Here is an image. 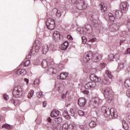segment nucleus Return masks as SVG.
<instances>
[{
	"instance_id": "nucleus-33",
	"label": "nucleus",
	"mask_w": 130,
	"mask_h": 130,
	"mask_svg": "<svg viewBox=\"0 0 130 130\" xmlns=\"http://www.w3.org/2000/svg\"><path fill=\"white\" fill-rule=\"evenodd\" d=\"M109 19H110V20L111 22H115V17H114V16H113L112 14L109 13Z\"/></svg>"
},
{
	"instance_id": "nucleus-45",
	"label": "nucleus",
	"mask_w": 130,
	"mask_h": 130,
	"mask_svg": "<svg viewBox=\"0 0 130 130\" xmlns=\"http://www.w3.org/2000/svg\"><path fill=\"white\" fill-rule=\"evenodd\" d=\"M34 85H39V79H36L34 81Z\"/></svg>"
},
{
	"instance_id": "nucleus-57",
	"label": "nucleus",
	"mask_w": 130,
	"mask_h": 130,
	"mask_svg": "<svg viewBox=\"0 0 130 130\" xmlns=\"http://www.w3.org/2000/svg\"><path fill=\"white\" fill-rule=\"evenodd\" d=\"M125 40H121L120 42V45H122V44H124Z\"/></svg>"
},
{
	"instance_id": "nucleus-61",
	"label": "nucleus",
	"mask_w": 130,
	"mask_h": 130,
	"mask_svg": "<svg viewBox=\"0 0 130 130\" xmlns=\"http://www.w3.org/2000/svg\"><path fill=\"white\" fill-rule=\"evenodd\" d=\"M90 41H91V42H95V41H96V39H95V38L92 39L90 40Z\"/></svg>"
},
{
	"instance_id": "nucleus-58",
	"label": "nucleus",
	"mask_w": 130,
	"mask_h": 130,
	"mask_svg": "<svg viewBox=\"0 0 130 130\" xmlns=\"http://www.w3.org/2000/svg\"><path fill=\"white\" fill-rule=\"evenodd\" d=\"M46 104H47L46 101L43 102V106L44 107H46Z\"/></svg>"
},
{
	"instance_id": "nucleus-3",
	"label": "nucleus",
	"mask_w": 130,
	"mask_h": 130,
	"mask_svg": "<svg viewBox=\"0 0 130 130\" xmlns=\"http://www.w3.org/2000/svg\"><path fill=\"white\" fill-rule=\"evenodd\" d=\"M24 90L21 86H15L13 91V95L15 98H19L23 95Z\"/></svg>"
},
{
	"instance_id": "nucleus-16",
	"label": "nucleus",
	"mask_w": 130,
	"mask_h": 130,
	"mask_svg": "<svg viewBox=\"0 0 130 130\" xmlns=\"http://www.w3.org/2000/svg\"><path fill=\"white\" fill-rule=\"evenodd\" d=\"M68 77H69V73L68 72H63L60 74V80H66Z\"/></svg>"
},
{
	"instance_id": "nucleus-40",
	"label": "nucleus",
	"mask_w": 130,
	"mask_h": 130,
	"mask_svg": "<svg viewBox=\"0 0 130 130\" xmlns=\"http://www.w3.org/2000/svg\"><path fill=\"white\" fill-rule=\"evenodd\" d=\"M37 96H38V98H42L43 97L44 95L42 92H37Z\"/></svg>"
},
{
	"instance_id": "nucleus-25",
	"label": "nucleus",
	"mask_w": 130,
	"mask_h": 130,
	"mask_svg": "<svg viewBox=\"0 0 130 130\" xmlns=\"http://www.w3.org/2000/svg\"><path fill=\"white\" fill-rule=\"evenodd\" d=\"M122 126L125 130L128 129V124L126 123V121L124 120H122Z\"/></svg>"
},
{
	"instance_id": "nucleus-54",
	"label": "nucleus",
	"mask_w": 130,
	"mask_h": 130,
	"mask_svg": "<svg viewBox=\"0 0 130 130\" xmlns=\"http://www.w3.org/2000/svg\"><path fill=\"white\" fill-rule=\"evenodd\" d=\"M82 42H86L87 41V40H86V37H82Z\"/></svg>"
},
{
	"instance_id": "nucleus-48",
	"label": "nucleus",
	"mask_w": 130,
	"mask_h": 130,
	"mask_svg": "<svg viewBox=\"0 0 130 130\" xmlns=\"http://www.w3.org/2000/svg\"><path fill=\"white\" fill-rule=\"evenodd\" d=\"M67 48H68L66 46L63 45L62 44L61 45V47H60V49L61 50H66V49H67Z\"/></svg>"
},
{
	"instance_id": "nucleus-43",
	"label": "nucleus",
	"mask_w": 130,
	"mask_h": 130,
	"mask_svg": "<svg viewBox=\"0 0 130 130\" xmlns=\"http://www.w3.org/2000/svg\"><path fill=\"white\" fill-rule=\"evenodd\" d=\"M70 113L71 116H75V111H74V109H70Z\"/></svg>"
},
{
	"instance_id": "nucleus-37",
	"label": "nucleus",
	"mask_w": 130,
	"mask_h": 130,
	"mask_svg": "<svg viewBox=\"0 0 130 130\" xmlns=\"http://www.w3.org/2000/svg\"><path fill=\"white\" fill-rule=\"evenodd\" d=\"M11 103H13L15 106L18 105L20 103L19 102V100H15L14 99L11 100Z\"/></svg>"
},
{
	"instance_id": "nucleus-41",
	"label": "nucleus",
	"mask_w": 130,
	"mask_h": 130,
	"mask_svg": "<svg viewBox=\"0 0 130 130\" xmlns=\"http://www.w3.org/2000/svg\"><path fill=\"white\" fill-rule=\"evenodd\" d=\"M120 36L121 37H126V31H123L121 32V34H120Z\"/></svg>"
},
{
	"instance_id": "nucleus-31",
	"label": "nucleus",
	"mask_w": 130,
	"mask_h": 130,
	"mask_svg": "<svg viewBox=\"0 0 130 130\" xmlns=\"http://www.w3.org/2000/svg\"><path fill=\"white\" fill-rule=\"evenodd\" d=\"M42 66L43 68H47L48 64L47 63V61L46 60H43L41 63Z\"/></svg>"
},
{
	"instance_id": "nucleus-26",
	"label": "nucleus",
	"mask_w": 130,
	"mask_h": 130,
	"mask_svg": "<svg viewBox=\"0 0 130 130\" xmlns=\"http://www.w3.org/2000/svg\"><path fill=\"white\" fill-rule=\"evenodd\" d=\"M97 125V122L95 121H91L89 123V126L91 128H93L94 127H96V126Z\"/></svg>"
},
{
	"instance_id": "nucleus-21",
	"label": "nucleus",
	"mask_w": 130,
	"mask_h": 130,
	"mask_svg": "<svg viewBox=\"0 0 130 130\" xmlns=\"http://www.w3.org/2000/svg\"><path fill=\"white\" fill-rule=\"evenodd\" d=\"M124 69V63H119L118 66V68L117 69V71L120 72L121 70H123Z\"/></svg>"
},
{
	"instance_id": "nucleus-6",
	"label": "nucleus",
	"mask_w": 130,
	"mask_h": 130,
	"mask_svg": "<svg viewBox=\"0 0 130 130\" xmlns=\"http://www.w3.org/2000/svg\"><path fill=\"white\" fill-rule=\"evenodd\" d=\"M76 8L80 11L87 9V5L84 0H78Z\"/></svg>"
},
{
	"instance_id": "nucleus-20",
	"label": "nucleus",
	"mask_w": 130,
	"mask_h": 130,
	"mask_svg": "<svg viewBox=\"0 0 130 130\" xmlns=\"http://www.w3.org/2000/svg\"><path fill=\"white\" fill-rule=\"evenodd\" d=\"M53 12L55 13V15L58 18H60V17H61V13L60 12V11L57 10V9L54 8L53 10Z\"/></svg>"
},
{
	"instance_id": "nucleus-34",
	"label": "nucleus",
	"mask_w": 130,
	"mask_h": 130,
	"mask_svg": "<svg viewBox=\"0 0 130 130\" xmlns=\"http://www.w3.org/2000/svg\"><path fill=\"white\" fill-rule=\"evenodd\" d=\"M34 95V90H31L30 91V92H29L27 95V97L28 98H29V99H31V98H32V97H33V95Z\"/></svg>"
},
{
	"instance_id": "nucleus-18",
	"label": "nucleus",
	"mask_w": 130,
	"mask_h": 130,
	"mask_svg": "<svg viewBox=\"0 0 130 130\" xmlns=\"http://www.w3.org/2000/svg\"><path fill=\"white\" fill-rule=\"evenodd\" d=\"M58 115H59V111H58V110H54L51 113V117H57V116H58Z\"/></svg>"
},
{
	"instance_id": "nucleus-52",
	"label": "nucleus",
	"mask_w": 130,
	"mask_h": 130,
	"mask_svg": "<svg viewBox=\"0 0 130 130\" xmlns=\"http://www.w3.org/2000/svg\"><path fill=\"white\" fill-rule=\"evenodd\" d=\"M82 93H84L85 95H88V94H89V90H83L82 91Z\"/></svg>"
},
{
	"instance_id": "nucleus-22",
	"label": "nucleus",
	"mask_w": 130,
	"mask_h": 130,
	"mask_svg": "<svg viewBox=\"0 0 130 130\" xmlns=\"http://www.w3.org/2000/svg\"><path fill=\"white\" fill-rule=\"evenodd\" d=\"M63 116L65 117V118H67V119H71V116H70V114L67 110L63 112Z\"/></svg>"
},
{
	"instance_id": "nucleus-5",
	"label": "nucleus",
	"mask_w": 130,
	"mask_h": 130,
	"mask_svg": "<svg viewBox=\"0 0 130 130\" xmlns=\"http://www.w3.org/2000/svg\"><path fill=\"white\" fill-rule=\"evenodd\" d=\"M46 25L49 30H53L55 28V21L52 18H48L46 21Z\"/></svg>"
},
{
	"instance_id": "nucleus-49",
	"label": "nucleus",
	"mask_w": 130,
	"mask_h": 130,
	"mask_svg": "<svg viewBox=\"0 0 130 130\" xmlns=\"http://www.w3.org/2000/svg\"><path fill=\"white\" fill-rule=\"evenodd\" d=\"M127 28L128 30L130 31V20H129L127 23Z\"/></svg>"
},
{
	"instance_id": "nucleus-23",
	"label": "nucleus",
	"mask_w": 130,
	"mask_h": 130,
	"mask_svg": "<svg viewBox=\"0 0 130 130\" xmlns=\"http://www.w3.org/2000/svg\"><path fill=\"white\" fill-rule=\"evenodd\" d=\"M115 15L117 18H120L122 16V11L121 10H117L115 12Z\"/></svg>"
},
{
	"instance_id": "nucleus-47",
	"label": "nucleus",
	"mask_w": 130,
	"mask_h": 130,
	"mask_svg": "<svg viewBox=\"0 0 130 130\" xmlns=\"http://www.w3.org/2000/svg\"><path fill=\"white\" fill-rule=\"evenodd\" d=\"M71 2L73 5H76L77 6L78 2H79V0H72Z\"/></svg>"
},
{
	"instance_id": "nucleus-38",
	"label": "nucleus",
	"mask_w": 130,
	"mask_h": 130,
	"mask_svg": "<svg viewBox=\"0 0 130 130\" xmlns=\"http://www.w3.org/2000/svg\"><path fill=\"white\" fill-rule=\"evenodd\" d=\"M69 129V123H64L62 125V130H68Z\"/></svg>"
},
{
	"instance_id": "nucleus-10",
	"label": "nucleus",
	"mask_w": 130,
	"mask_h": 130,
	"mask_svg": "<svg viewBox=\"0 0 130 130\" xmlns=\"http://www.w3.org/2000/svg\"><path fill=\"white\" fill-rule=\"evenodd\" d=\"M95 86L96 83H95V82H89L85 85L84 87L85 89L90 90V89L92 88H95Z\"/></svg>"
},
{
	"instance_id": "nucleus-15",
	"label": "nucleus",
	"mask_w": 130,
	"mask_h": 130,
	"mask_svg": "<svg viewBox=\"0 0 130 130\" xmlns=\"http://www.w3.org/2000/svg\"><path fill=\"white\" fill-rule=\"evenodd\" d=\"M27 72H26V70L25 69H19L16 71V74L18 76L21 75V76H24V75H26V73Z\"/></svg>"
},
{
	"instance_id": "nucleus-44",
	"label": "nucleus",
	"mask_w": 130,
	"mask_h": 130,
	"mask_svg": "<svg viewBox=\"0 0 130 130\" xmlns=\"http://www.w3.org/2000/svg\"><path fill=\"white\" fill-rule=\"evenodd\" d=\"M33 47L32 48V49L30 50V52L28 53V55L27 56H26V58H27V59H29V58H31V54H32V50H33Z\"/></svg>"
},
{
	"instance_id": "nucleus-28",
	"label": "nucleus",
	"mask_w": 130,
	"mask_h": 130,
	"mask_svg": "<svg viewBox=\"0 0 130 130\" xmlns=\"http://www.w3.org/2000/svg\"><path fill=\"white\" fill-rule=\"evenodd\" d=\"M106 73L108 78H109V79H111L113 77V75H112V73L111 72V71H110V70H106Z\"/></svg>"
},
{
	"instance_id": "nucleus-1",
	"label": "nucleus",
	"mask_w": 130,
	"mask_h": 130,
	"mask_svg": "<svg viewBox=\"0 0 130 130\" xmlns=\"http://www.w3.org/2000/svg\"><path fill=\"white\" fill-rule=\"evenodd\" d=\"M90 59H92L94 62H98L102 59V56L99 53L93 54L92 51H90L85 54L83 61L84 62H87Z\"/></svg>"
},
{
	"instance_id": "nucleus-35",
	"label": "nucleus",
	"mask_w": 130,
	"mask_h": 130,
	"mask_svg": "<svg viewBox=\"0 0 130 130\" xmlns=\"http://www.w3.org/2000/svg\"><path fill=\"white\" fill-rule=\"evenodd\" d=\"M110 80L108 78H106L104 80V84L105 85H110Z\"/></svg>"
},
{
	"instance_id": "nucleus-51",
	"label": "nucleus",
	"mask_w": 130,
	"mask_h": 130,
	"mask_svg": "<svg viewBox=\"0 0 130 130\" xmlns=\"http://www.w3.org/2000/svg\"><path fill=\"white\" fill-rule=\"evenodd\" d=\"M124 54H130V48L127 49Z\"/></svg>"
},
{
	"instance_id": "nucleus-13",
	"label": "nucleus",
	"mask_w": 130,
	"mask_h": 130,
	"mask_svg": "<svg viewBox=\"0 0 130 130\" xmlns=\"http://www.w3.org/2000/svg\"><path fill=\"white\" fill-rule=\"evenodd\" d=\"M49 49L48 45L45 44L42 46L41 51L43 52V54H46V53L48 52Z\"/></svg>"
},
{
	"instance_id": "nucleus-50",
	"label": "nucleus",
	"mask_w": 130,
	"mask_h": 130,
	"mask_svg": "<svg viewBox=\"0 0 130 130\" xmlns=\"http://www.w3.org/2000/svg\"><path fill=\"white\" fill-rule=\"evenodd\" d=\"M62 45H64V46L68 48V47L69 46V42L66 41L63 44H62Z\"/></svg>"
},
{
	"instance_id": "nucleus-42",
	"label": "nucleus",
	"mask_w": 130,
	"mask_h": 130,
	"mask_svg": "<svg viewBox=\"0 0 130 130\" xmlns=\"http://www.w3.org/2000/svg\"><path fill=\"white\" fill-rule=\"evenodd\" d=\"M78 114L80 116H83V115H85V112L82 110H80L78 111Z\"/></svg>"
},
{
	"instance_id": "nucleus-39",
	"label": "nucleus",
	"mask_w": 130,
	"mask_h": 130,
	"mask_svg": "<svg viewBox=\"0 0 130 130\" xmlns=\"http://www.w3.org/2000/svg\"><path fill=\"white\" fill-rule=\"evenodd\" d=\"M94 102L95 103H101L102 102V100L99 99V98H96L94 99Z\"/></svg>"
},
{
	"instance_id": "nucleus-17",
	"label": "nucleus",
	"mask_w": 130,
	"mask_h": 130,
	"mask_svg": "<svg viewBox=\"0 0 130 130\" xmlns=\"http://www.w3.org/2000/svg\"><path fill=\"white\" fill-rule=\"evenodd\" d=\"M36 46L35 47V50L36 52H39L40 49V42L37 40L35 41Z\"/></svg>"
},
{
	"instance_id": "nucleus-24",
	"label": "nucleus",
	"mask_w": 130,
	"mask_h": 130,
	"mask_svg": "<svg viewBox=\"0 0 130 130\" xmlns=\"http://www.w3.org/2000/svg\"><path fill=\"white\" fill-rule=\"evenodd\" d=\"M124 85L125 87L130 89V79L125 80Z\"/></svg>"
},
{
	"instance_id": "nucleus-36",
	"label": "nucleus",
	"mask_w": 130,
	"mask_h": 130,
	"mask_svg": "<svg viewBox=\"0 0 130 130\" xmlns=\"http://www.w3.org/2000/svg\"><path fill=\"white\" fill-rule=\"evenodd\" d=\"M75 126H76V125L74 123H68V128L74 129V128H75Z\"/></svg>"
},
{
	"instance_id": "nucleus-64",
	"label": "nucleus",
	"mask_w": 130,
	"mask_h": 130,
	"mask_svg": "<svg viewBox=\"0 0 130 130\" xmlns=\"http://www.w3.org/2000/svg\"><path fill=\"white\" fill-rule=\"evenodd\" d=\"M41 2H42V1H43V0H41Z\"/></svg>"
},
{
	"instance_id": "nucleus-27",
	"label": "nucleus",
	"mask_w": 130,
	"mask_h": 130,
	"mask_svg": "<svg viewBox=\"0 0 130 130\" xmlns=\"http://www.w3.org/2000/svg\"><path fill=\"white\" fill-rule=\"evenodd\" d=\"M101 8V11L103 13H104V12H106V11H107V6L105 5V4L103 5L102 3Z\"/></svg>"
},
{
	"instance_id": "nucleus-46",
	"label": "nucleus",
	"mask_w": 130,
	"mask_h": 130,
	"mask_svg": "<svg viewBox=\"0 0 130 130\" xmlns=\"http://www.w3.org/2000/svg\"><path fill=\"white\" fill-rule=\"evenodd\" d=\"M30 63V60H28L24 62V64L25 67H28L29 66V64Z\"/></svg>"
},
{
	"instance_id": "nucleus-32",
	"label": "nucleus",
	"mask_w": 130,
	"mask_h": 130,
	"mask_svg": "<svg viewBox=\"0 0 130 130\" xmlns=\"http://www.w3.org/2000/svg\"><path fill=\"white\" fill-rule=\"evenodd\" d=\"M80 128L82 130H89V128L88 127V125L87 124L81 125H80Z\"/></svg>"
},
{
	"instance_id": "nucleus-60",
	"label": "nucleus",
	"mask_w": 130,
	"mask_h": 130,
	"mask_svg": "<svg viewBox=\"0 0 130 130\" xmlns=\"http://www.w3.org/2000/svg\"><path fill=\"white\" fill-rule=\"evenodd\" d=\"M47 120L48 122H51V120H52V119H51V118H50V117H49L47 118Z\"/></svg>"
},
{
	"instance_id": "nucleus-11",
	"label": "nucleus",
	"mask_w": 130,
	"mask_h": 130,
	"mask_svg": "<svg viewBox=\"0 0 130 130\" xmlns=\"http://www.w3.org/2000/svg\"><path fill=\"white\" fill-rule=\"evenodd\" d=\"M86 102H87L86 99L84 98H81L78 100V104L81 107H84V106H85L86 105Z\"/></svg>"
},
{
	"instance_id": "nucleus-62",
	"label": "nucleus",
	"mask_w": 130,
	"mask_h": 130,
	"mask_svg": "<svg viewBox=\"0 0 130 130\" xmlns=\"http://www.w3.org/2000/svg\"><path fill=\"white\" fill-rule=\"evenodd\" d=\"M60 91H61V89H60V88H59V91L60 92Z\"/></svg>"
},
{
	"instance_id": "nucleus-63",
	"label": "nucleus",
	"mask_w": 130,
	"mask_h": 130,
	"mask_svg": "<svg viewBox=\"0 0 130 130\" xmlns=\"http://www.w3.org/2000/svg\"><path fill=\"white\" fill-rule=\"evenodd\" d=\"M83 34H85V32H83Z\"/></svg>"
},
{
	"instance_id": "nucleus-53",
	"label": "nucleus",
	"mask_w": 130,
	"mask_h": 130,
	"mask_svg": "<svg viewBox=\"0 0 130 130\" xmlns=\"http://www.w3.org/2000/svg\"><path fill=\"white\" fill-rule=\"evenodd\" d=\"M4 99H5V100H9V96L7 94L4 95Z\"/></svg>"
},
{
	"instance_id": "nucleus-59",
	"label": "nucleus",
	"mask_w": 130,
	"mask_h": 130,
	"mask_svg": "<svg viewBox=\"0 0 130 130\" xmlns=\"http://www.w3.org/2000/svg\"><path fill=\"white\" fill-rule=\"evenodd\" d=\"M24 82H26V84H28V83H29V79L27 78H24Z\"/></svg>"
},
{
	"instance_id": "nucleus-29",
	"label": "nucleus",
	"mask_w": 130,
	"mask_h": 130,
	"mask_svg": "<svg viewBox=\"0 0 130 130\" xmlns=\"http://www.w3.org/2000/svg\"><path fill=\"white\" fill-rule=\"evenodd\" d=\"M6 128V129H12V125L8 124H5L2 125V128Z\"/></svg>"
},
{
	"instance_id": "nucleus-56",
	"label": "nucleus",
	"mask_w": 130,
	"mask_h": 130,
	"mask_svg": "<svg viewBox=\"0 0 130 130\" xmlns=\"http://www.w3.org/2000/svg\"><path fill=\"white\" fill-rule=\"evenodd\" d=\"M68 38L70 40H73V37H72V36H71V35H68Z\"/></svg>"
},
{
	"instance_id": "nucleus-9",
	"label": "nucleus",
	"mask_w": 130,
	"mask_h": 130,
	"mask_svg": "<svg viewBox=\"0 0 130 130\" xmlns=\"http://www.w3.org/2000/svg\"><path fill=\"white\" fill-rule=\"evenodd\" d=\"M120 9L121 11L126 12L128 9L127 8V2H122L120 4Z\"/></svg>"
},
{
	"instance_id": "nucleus-4",
	"label": "nucleus",
	"mask_w": 130,
	"mask_h": 130,
	"mask_svg": "<svg viewBox=\"0 0 130 130\" xmlns=\"http://www.w3.org/2000/svg\"><path fill=\"white\" fill-rule=\"evenodd\" d=\"M104 95L108 103H111L113 100V94L110 93V88H106L104 90Z\"/></svg>"
},
{
	"instance_id": "nucleus-30",
	"label": "nucleus",
	"mask_w": 130,
	"mask_h": 130,
	"mask_svg": "<svg viewBox=\"0 0 130 130\" xmlns=\"http://www.w3.org/2000/svg\"><path fill=\"white\" fill-rule=\"evenodd\" d=\"M55 121L58 123V124H60L61 122H62V118L60 117H58L57 118H55Z\"/></svg>"
},
{
	"instance_id": "nucleus-12",
	"label": "nucleus",
	"mask_w": 130,
	"mask_h": 130,
	"mask_svg": "<svg viewBox=\"0 0 130 130\" xmlns=\"http://www.w3.org/2000/svg\"><path fill=\"white\" fill-rule=\"evenodd\" d=\"M85 29L86 30L88 34H90L93 31V28L90 24L86 23L85 24Z\"/></svg>"
},
{
	"instance_id": "nucleus-19",
	"label": "nucleus",
	"mask_w": 130,
	"mask_h": 130,
	"mask_svg": "<svg viewBox=\"0 0 130 130\" xmlns=\"http://www.w3.org/2000/svg\"><path fill=\"white\" fill-rule=\"evenodd\" d=\"M114 57H117L118 59V58H119V55H118V54H116L114 55H113V54H111L109 55L108 60H110V61H111V60H113V58H114Z\"/></svg>"
},
{
	"instance_id": "nucleus-55",
	"label": "nucleus",
	"mask_w": 130,
	"mask_h": 130,
	"mask_svg": "<svg viewBox=\"0 0 130 130\" xmlns=\"http://www.w3.org/2000/svg\"><path fill=\"white\" fill-rule=\"evenodd\" d=\"M127 121L130 123V114H128V116L126 118Z\"/></svg>"
},
{
	"instance_id": "nucleus-2",
	"label": "nucleus",
	"mask_w": 130,
	"mask_h": 130,
	"mask_svg": "<svg viewBox=\"0 0 130 130\" xmlns=\"http://www.w3.org/2000/svg\"><path fill=\"white\" fill-rule=\"evenodd\" d=\"M102 112L104 113V115L106 117H110V118H117V113L116 109L114 108L109 109L106 107H103L102 108Z\"/></svg>"
},
{
	"instance_id": "nucleus-14",
	"label": "nucleus",
	"mask_w": 130,
	"mask_h": 130,
	"mask_svg": "<svg viewBox=\"0 0 130 130\" xmlns=\"http://www.w3.org/2000/svg\"><path fill=\"white\" fill-rule=\"evenodd\" d=\"M53 39L55 41L60 40V34L58 31H55L53 34Z\"/></svg>"
},
{
	"instance_id": "nucleus-7",
	"label": "nucleus",
	"mask_w": 130,
	"mask_h": 130,
	"mask_svg": "<svg viewBox=\"0 0 130 130\" xmlns=\"http://www.w3.org/2000/svg\"><path fill=\"white\" fill-rule=\"evenodd\" d=\"M120 26V24L118 23H113L109 26L110 31L111 32H116L119 29Z\"/></svg>"
},
{
	"instance_id": "nucleus-8",
	"label": "nucleus",
	"mask_w": 130,
	"mask_h": 130,
	"mask_svg": "<svg viewBox=\"0 0 130 130\" xmlns=\"http://www.w3.org/2000/svg\"><path fill=\"white\" fill-rule=\"evenodd\" d=\"M90 79L91 81L95 83V82H101V78L96 76L95 74H91L90 76Z\"/></svg>"
}]
</instances>
